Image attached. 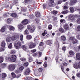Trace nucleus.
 <instances>
[{
  "label": "nucleus",
  "instance_id": "nucleus-59",
  "mask_svg": "<svg viewBox=\"0 0 80 80\" xmlns=\"http://www.w3.org/2000/svg\"><path fill=\"white\" fill-rule=\"evenodd\" d=\"M37 37H38V36H36V38H34V41H35V42H37L38 41V38H37Z\"/></svg>",
  "mask_w": 80,
  "mask_h": 80
},
{
  "label": "nucleus",
  "instance_id": "nucleus-39",
  "mask_svg": "<svg viewBox=\"0 0 80 80\" xmlns=\"http://www.w3.org/2000/svg\"><path fill=\"white\" fill-rule=\"evenodd\" d=\"M20 60L21 61H22V62H26V59L25 58H20Z\"/></svg>",
  "mask_w": 80,
  "mask_h": 80
},
{
  "label": "nucleus",
  "instance_id": "nucleus-31",
  "mask_svg": "<svg viewBox=\"0 0 80 80\" xmlns=\"http://www.w3.org/2000/svg\"><path fill=\"white\" fill-rule=\"evenodd\" d=\"M73 67L75 68H76L77 69H78V66L77 65V64L76 63L74 64L73 65Z\"/></svg>",
  "mask_w": 80,
  "mask_h": 80
},
{
  "label": "nucleus",
  "instance_id": "nucleus-16",
  "mask_svg": "<svg viewBox=\"0 0 80 80\" xmlns=\"http://www.w3.org/2000/svg\"><path fill=\"white\" fill-rule=\"evenodd\" d=\"M18 28L20 30H22L23 28H24V26L21 24L18 25Z\"/></svg>",
  "mask_w": 80,
  "mask_h": 80
},
{
  "label": "nucleus",
  "instance_id": "nucleus-5",
  "mask_svg": "<svg viewBox=\"0 0 80 80\" xmlns=\"http://www.w3.org/2000/svg\"><path fill=\"white\" fill-rule=\"evenodd\" d=\"M17 60V56L15 55H11L10 57V61L12 62H15Z\"/></svg>",
  "mask_w": 80,
  "mask_h": 80
},
{
  "label": "nucleus",
  "instance_id": "nucleus-14",
  "mask_svg": "<svg viewBox=\"0 0 80 80\" xmlns=\"http://www.w3.org/2000/svg\"><path fill=\"white\" fill-rule=\"evenodd\" d=\"M64 28L65 30H69V27H68V24H65L64 26Z\"/></svg>",
  "mask_w": 80,
  "mask_h": 80
},
{
  "label": "nucleus",
  "instance_id": "nucleus-8",
  "mask_svg": "<svg viewBox=\"0 0 80 80\" xmlns=\"http://www.w3.org/2000/svg\"><path fill=\"white\" fill-rule=\"evenodd\" d=\"M30 73V68H28L25 69V71L24 73V74L25 75H28Z\"/></svg>",
  "mask_w": 80,
  "mask_h": 80
},
{
  "label": "nucleus",
  "instance_id": "nucleus-6",
  "mask_svg": "<svg viewBox=\"0 0 80 80\" xmlns=\"http://www.w3.org/2000/svg\"><path fill=\"white\" fill-rule=\"evenodd\" d=\"M19 39V34H17L12 36L11 38L12 40L14 41L15 40H17V39Z\"/></svg>",
  "mask_w": 80,
  "mask_h": 80
},
{
  "label": "nucleus",
  "instance_id": "nucleus-35",
  "mask_svg": "<svg viewBox=\"0 0 80 80\" xmlns=\"http://www.w3.org/2000/svg\"><path fill=\"white\" fill-rule=\"evenodd\" d=\"M11 75L13 78H15V77H16V74H15V73L14 72H12L11 73Z\"/></svg>",
  "mask_w": 80,
  "mask_h": 80
},
{
  "label": "nucleus",
  "instance_id": "nucleus-17",
  "mask_svg": "<svg viewBox=\"0 0 80 80\" xmlns=\"http://www.w3.org/2000/svg\"><path fill=\"white\" fill-rule=\"evenodd\" d=\"M6 30V28L4 26L2 27L0 31L1 32H5V30Z\"/></svg>",
  "mask_w": 80,
  "mask_h": 80
},
{
  "label": "nucleus",
  "instance_id": "nucleus-2",
  "mask_svg": "<svg viewBox=\"0 0 80 80\" xmlns=\"http://www.w3.org/2000/svg\"><path fill=\"white\" fill-rule=\"evenodd\" d=\"M27 28L28 30L31 33H33L35 32V27L33 26H32L28 25Z\"/></svg>",
  "mask_w": 80,
  "mask_h": 80
},
{
  "label": "nucleus",
  "instance_id": "nucleus-62",
  "mask_svg": "<svg viewBox=\"0 0 80 80\" xmlns=\"http://www.w3.org/2000/svg\"><path fill=\"white\" fill-rule=\"evenodd\" d=\"M62 0L58 1V4H61V3H62Z\"/></svg>",
  "mask_w": 80,
  "mask_h": 80
},
{
  "label": "nucleus",
  "instance_id": "nucleus-7",
  "mask_svg": "<svg viewBox=\"0 0 80 80\" xmlns=\"http://www.w3.org/2000/svg\"><path fill=\"white\" fill-rule=\"evenodd\" d=\"M69 40L70 41H72V43L75 44L78 42V40L75 39L74 37H71L70 38Z\"/></svg>",
  "mask_w": 80,
  "mask_h": 80
},
{
  "label": "nucleus",
  "instance_id": "nucleus-19",
  "mask_svg": "<svg viewBox=\"0 0 80 80\" xmlns=\"http://www.w3.org/2000/svg\"><path fill=\"white\" fill-rule=\"evenodd\" d=\"M34 74L35 76H39V72L37 70L34 71Z\"/></svg>",
  "mask_w": 80,
  "mask_h": 80
},
{
  "label": "nucleus",
  "instance_id": "nucleus-36",
  "mask_svg": "<svg viewBox=\"0 0 80 80\" xmlns=\"http://www.w3.org/2000/svg\"><path fill=\"white\" fill-rule=\"evenodd\" d=\"M24 68L23 67V66H20L19 68V70L20 71H22V70H23Z\"/></svg>",
  "mask_w": 80,
  "mask_h": 80
},
{
  "label": "nucleus",
  "instance_id": "nucleus-1",
  "mask_svg": "<svg viewBox=\"0 0 80 80\" xmlns=\"http://www.w3.org/2000/svg\"><path fill=\"white\" fill-rule=\"evenodd\" d=\"M14 45L16 49H18L21 47V42L18 41H16L14 43Z\"/></svg>",
  "mask_w": 80,
  "mask_h": 80
},
{
  "label": "nucleus",
  "instance_id": "nucleus-3",
  "mask_svg": "<svg viewBox=\"0 0 80 80\" xmlns=\"http://www.w3.org/2000/svg\"><path fill=\"white\" fill-rule=\"evenodd\" d=\"M16 65L15 64H10L8 66V68L9 71H13L15 68Z\"/></svg>",
  "mask_w": 80,
  "mask_h": 80
},
{
  "label": "nucleus",
  "instance_id": "nucleus-20",
  "mask_svg": "<svg viewBox=\"0 0 80 80\" xmlns=\"http://www.w3.org/2000/svg\"><path fill=\"white\" fill-rule=\"evenodd\" d=\"M9 28L11 31H13L15 30V28L12 26H10L9 27Z\"/></svg>",
  "mask_w": 80,
  "mask_h": 80
},
{
  "label": "nucleus",
  "instance_id": "nucleus-50",
  "mask_svg": "<svg viewBox=\"0 0 80 80\" xmlns=\"http://www.w3.org/2000/svg\"><path fill=\"white\" fill-rule=\"evenodd\" d=\"M8 13H6L3 15V16L4 17H7L8 16Z\"/></svg>",
  "mask_w": 80,
  "mask_h": 80
},
{
  "label": "nucleus",
  "instance_id": "nucleus-53",
  "mask_svg": "<svg viewBox=\"0 0 80 80\" xmlns=\"http://www.w3.org/2000/svg\"><path fill=\"white\" fill-rule=\"evenodd\" d=\"M58 12L56 11H53V13L54 15H56V14H57Z\"/></svg>",
  "mask_w": 80,
  "mask_h": 80
},
{
  "label": "nucleus",
  "instance_id": "nucleus-58",
  "mask_svg": "<svg viewBox=\"0 0 80 80\" xmlns=\"http://www.w3.org/2000/svg\"><path fill=\"white\" fill-rule=\"evenodd\" d=\"M76 37L78 40H80V35H78L76 36Z\"/></svg>",
  "mask_w": 80,
  "mask_h": 80
},
{
  "label": "nucleus",
  "instance_id": "nucleus-48",
  "mask_svg": "<svg viewBox=\"0 0 80 80\" xmlns=\"http://www.w3.org/2000/svg\"><path fill=\"white\" fill-rule=\"evenodd\" d=\"M28 59L29 62H32V57H29Z\"/></svg>",
  "mask_w": 80,
  "mask_h": 80
},
{
  "label": "nucleus",
  "instance_id": "nucleus-61",
  "mask_svg": "<svg viewBox=\"0 0 80 80\" xmlns=\"http://www.w3.org/2000/svg\"><path fill=\"white\" fill-rule=\"evenodd\" d=\"M62 50H63L64 51L66 50H67V48H66V47L65 46H63L62 48Z\"/></svg>",
  "mask_w": 80,
  "mask_h": 80
},
{
  "label": "nucleus",
  "instance_id": "nucleus-56",
  "mask_svg": "<svg viewBox=\"0 0 80 80\" xmlns=\"http://www.w3.org/2000/svg\"><path fill=\"white\" fill-rule=\"evenodd\" d=\"M63 8L64 10H67V9L68 8V6H64Z\"/></svg>",
  "mask_w": 80,
  "mask_h": 80
},
{
  "label": "nucleus",
  "instance_id": "nucleus-38",
  "mask_svg": "<svg viewBox=\"0 0 80 80\" xmlns=\"http://www.w3.org/2000/svg\"><path fill=\"white\" fill-rule=\"evenodd\" d=\"M28 63L27 62H25L23 64V66L25 67H28Z\"/></svg>",
  "mask_w": 80,
  "mask_h": 80
},
{
  "label": "nucleus",
  "instance_id": "nucleus-45",
  "mask_svg": "<svg viewBox=\"0 0 80 80\" xmlns=\"http://www.w3.org/2000/svg\"><path fill=\"white\" fill-rule=\"evenodd\" d=\"M21 11H23V12H25L26 11V8L23 7L21 9Z\"/></svg>",
  "mask_w": 80,
  "mask_h": 80
},
{
  "label": "nucleus",
  "instance_id": "nucleus-44",
  "mask_svg": "<svg viewBox=\"0 0 80 80\" xmlns=\"http://www.w3.org/2000/svg\"><path fill=\"white\" fill-rule=\"evenodd\" d=\"M23 35H21L20 37V38L21 41H23Z\"/></svg>",
  "mask_w": 80,
  "mask_h": 80
},
{
  "label": "nucleus",
  "instance_id": "nucleus-4",
  "mask_svg": "<svg viewBox=\"0 0 80 80\" xmlns=\"http://www.w3.org/2000/svg\"><path fill=\"white\" fill-rule=\"evenodd\" d=\"M28 44L29 48H33L35 47V44L32 42H29Z\"/></svg>",
  "mask_w": 80,
  "mask_h": 80
},
{
  "label": "nucleus",
  "instance_id": "nucleus-30",
  "mask_svg": "<svg viewBox=\"0 0 80 80\" xmlns=\"http://www.w3.org/2000/svg\"><path fill=\"white\" fill-rule=\"evenodd\" d=\"M70 10L71 13H73L75 10L74 9V8H73V7H71L70 8Z\"/></svg>",
  "mask_w": 80,
  "mask_h": 80
},
{
  "label": "nucleus",
  "instance_id": "nucleus-40",
  "mask_svg": "<svg viewBox=\"0 0 80 80\" xmlns=\"http://www.w3.org/2000/svg\"><path fill=\"white\" fill-rule=\"evenodd\" d=\"M46 34H47V31L45 30L44 32L42 34V35H43V37H44V36H45V35Z\"/></svg>",
  "mask_w": 80,
  "mask_h": 80
},
{
  "label": "nucleus",
  "instance_id": "nucleus-24",
  "mask_svg": "<svg viewBox=\"0 0 80 80\" xmlns=\"http://www.w3.org/2000/svg\"><path fill=\"white\" fill-rule=\"evenodd\" d=\"M69 11L68 10H66L62 12V14H67V13H68Z\"/></svg>",
  "mask_w": 80,
  "mask_h": 80
},
{
  "label": "nucleus",
  "instance_id": "nucleus-47",
  "mask_svg": "<svg viewBox=\"0 0 80 80\" xmlns=\"http://www.w3.org/2000/svg\"><path fill=\"white\" fill-rule=\"evenodd\" d=\"M8 48H12V43H10L9 45L8 46Z\"/></svg>",
  "mask_w": 80,
  "mask_h": 80
},
{
  "label": "nucleus",
  "instance_id": "nucleus-43",
  "mask_svg": "<svg viewBox=\"0 0 80 80\" xmlns=\"http://www.w3.org/2000/svg\"><path fill=\"white\" fill-rule=\"evenodd\" d=\"M16 53V51L15 50H12L11 54H15Z\"/></svg>",
  "mask_w": 80,
  "mask_h": 80
},
{
  "label": "nucleus",
  "instance_id": "nucleus-18",
  "mask_svg": "<svg viewBox=\"0 0 80 80\" xmlns=\"http://www.w3.org/2000/svg\"><path fill=\"white\" fill-rule=\"evenodd\" d=\"M69 18L71 20H73L74 18V16L72 14H70L69 15Z\"/></svg>",
  "mask_w": 80,
  "mask_h": 80
},
{
  "label": "nucleus",
  "instance_id": "nucleus-37",
  "mask_svg": "<svg viewBox=\"0 0 80 80\" xmlns=\"http://www.w3.org/2000/svg\"><path fill=\"white\" fill-rule=\"evenodd\" d=\"M3 62V57H0V63H2Z\"/></svg>",
  "mask_w": 80,
  "mask_h": 80
},
{
  "label": "nucleus",
  "instance_id": "nucleus-42",
  "mask_svg": "<svg viewBox=\"0 0 80 80\" xmlns=\"http://www.w3.org/2000/svg\"><path fill=\"white\" fill-rule=\"evenodd\" d=\"M76 22L78 24H80V18H78L77 19Z\"/></svg>",
  "mask_w": 80,
  "mask_h": 80
},
{
  "label": "nucleus",
  "instance_id": "nucleus-32",
  "mask_svg": "<svg viewBox=\"0 0 80 80\" xmlns=\"http://www.w3.org/2000/svg\"><path fill=\"white\" fill-rule=\"evenodd\" d=\"M5 45H6L5 42L4 41H3L2 42L1 45L2 47H5Z\"/></svg>",
  "mask_w": 80,
  "mask_h": 80
},
{
  "label": "nucleus",
  "instance_id": "nucleus-34",
  "mask_svg": "<svg viewBox=\"0 0 80 80\" xmlns=\"http://www.w3.org/2000/svg\"><path fill=\"white\" fill-rule=\"evenodd\" d=\"M27 38L28 40H30L32 39V36L30 35H27Z\"/></svg>",
  "mask_w": 80,
  "mask_h": 80
},
{
  "label": "nucleus",
  "instance_id": "nucleus-29",
  "mask_svg": "<svg viewBox=\"0 0 80 80\" xmlns=\"http://www.w3.org/2000/svg\"><path fill=\"white\" fill-rule=\"evenodd\" d=\"M59 31L61 33H64L65 32V30L63 28H61L59 29Z\"/></svg>",
  "mask_w": 80,
  "mask_h": 80
},
{
  "label": "nucleus",
  "instance_id": "nucleus-52",
  "mask_svg": "<svg viewBox=\"0 0 80 80\" xmlns=\"http://www.w3.org/2000/svg\"><path fill=\"white\" fill-rule=\"evenodd\" d=\"M38 53L39 56V57H41L42 55V52H39Z\"/></svg>",
  "mask_w": 80,
  "mask_h": 80
},
{
  "label": "nucleus",
  "instance_id": "nucleus-22",
  "mask_svg": "<svg viewBox=\"0 0 80 80\" xmlns=\"http://www.w3.org/2000/svg\"><path fill=\"white\" fill-rule=\"evenodd\" d=\"M61 40H63V41H65V40H66V37H65L64 35L62 36L61 37Z\"/></svg>",
  "mask_w": 80,
  "mask_h": 80
},
{
  "label": "nucleus",
  "instance_id": "nucleus-28",
  "mask_svg": "<svg viewBox=\"0 0 80 80\" xmlns=\"http://www.w3.org/2000/svg\"><path fill=\"white\" fill-rule=\"evenodd\" d=\"M2 78H5L7 76V74L5 73H2Z\"/></svg>",
  "mask_w": 80,
  "mask_h": 80
},
{
  "label": "nucleus",
  "instance_id": "nucleus-51",
  "mask_svg": "<svg viewBox=\"0 0 80 80\" xmlns=\"http://www.w3.org/2000/svg\"><path fill=\"white\" fill-rule=\"evenodd\" d=\"M36 63H37V64H40V65H41V64H42V62H38V60L37 59L36 61Z\"/></svg>",
  "mask_w": 80,
  "mask_h": 80
},
{
  "label": "nucleus",
  "instance_id": "nucleus-12",
  "mask_svg": "<svg viewBox=\"0 0 80 80\" xmlns=\"http://www.w3.org/2000/svg\"><path fill=\"white\" fill-rule=\"evenodd\" d=\"M49 7L53 6V3H54V1L53 0H49Z\"/></svg>",
  "mask_w": 80,
  "mask_h": 80
},
{
  "label": "nucleus",
  "instance_id": "nucleus-41",
  "mask_svg": "<svg viewBox=\"0 0 80 80\" xmlns=\"http://www.w3.org/2000/svg\"><path fill=\"white\" fill-rule=\"evenodd\" d=\"M8 23H10V22H12V19L9 18L7 19Z\"/></svg>",
  "mask_w": 80,
  "mask_h": 80
},
{
  "label": "nucleus",
  "instance_id": "nucleus-63",
  "mask_svg": "<svg viewBox=\"0 0 80 80\" xmlns=\"http://www.w3.org/2000/svg\"><path fill=\"white\" fill-rule=\"evenodd\" d=\"M78 31H80V25L77 26Z\"/></svg>",
  "mask_w": 80,
  "mask_h": 80
},
{
  "label": "nucleus",
  "instance_id": "nucleus-10",
  "mask_svg": "<svg viewBox=\"0 0 80 80\" xmlns=\"http://www.w3.org/2000/svg\"><path fill=\"white\" fill-rule=\"evenodd\" d=\"M76 2H77V0H71L70 1V5H74Z\"/></svg>",
  "mask_w": 80,
  "mask_h": 80
},
{
  "label": "nucleus",
  "instance_id": "nucleus-60",
  "mask_svg": "<svg viewBox=\"0 0 80 80\" xmlns=\"http://www.w3.org/2000/svg\"><path fill=\"white\" fill-rule=\"evenodd\" d=\"M6 59L7 60H9V61H10V58L9 57H6Z\"/></svg>",
  "mask_w": 80,
  "mask_h": 80
},
{
  "label": "nucleus",
  "instance_id": "nucleus-64",
  "mask_svg": "<svg viewBox=\"0 0 80 80\" xmlns=\"http://www.w3.org/2000/svg\"><path fill=\"white\" fill-rule=\"evenodd\" d=\"M76 76L78 77H80V72L77 73L76 74Z\"/></svg>",
  "mask_w": 80,
  "mask_h": 80
},
{
  "label": "nucleus",
  "instance_id": "nucleus-21",
  "mask_svg": "<svg viewBox=\"0 0 80 80\" xmlns=\"http://www.w3.org/2000/svg\"><path fill=\"white\" fill-rule=\"evenodd\" d=\"M11 16L14 18H17L18 17V15L16 13H12L11 14Z\"/></svg>",
  "mask_w": 80,
  "mask_h": 80
},
{
  "label": "nucleus",
  "instance_id": "nucleus-11",
  "mask_svg": "<svg viewBox=\"0 0 80 80\" xmlns=\"http://www.w3.org/2000/svg\"><path fill=\"white\" fill-rule=\"evenodd\" d=\"M21 48L24 51H25V52H26L27 50V49L28 48L27 46L25 45H22Z\"/></svg>",
  "mask_w": 80,
  "mask_h": 80
},
{
  "label": "nucleus",
  "instance_id": "nucleus-23",
  "mask_svg": "<svg viewBox=\"0 0 80 80\" xmlns=\"http://www.w3.org/2000/svg\"><path fill=\"white\" fill-rule=\"evenodd\" d=\"M35 15L37 17H39L40 16V14L39 12H36L35 13Z\"/></svg>",
  "mask_w": 80,
  "mask_h": 80
},
{
  "label": "nucleus",
  "instance_id": "nucleus-9",
  "mask_svg": "<svg viewBox=\"0 0 80 80\" xmlns=\"http://www.w3.org/2000/svg\"><path fill=\"white\" fill-rule=\"evenodd\" d=\"M21 23L24 25H27L28 23V20L27 19H24L21 22Z\"/></svg>",
  "mask_w": 80,
  "mask_h": 80
},
{
  "label": "nucleus",
  "instance_id": "nucleus-55",
  "mask_svg": "<svg viewBox=\"0 0 80 80\" xmlns=\"http://www.w3.org/2000/svg\"><path fill=\"white\" fill-rule=\"evenodd\" d=\"M60 22H61V23H65V20L64 19H61L60 20Z\"/></svg>",
  "mask_w": 80,
  "mask_h": 80
},
{
  "label": "nucleus",
  "instance_id": "nucleus-13",
  "mask_svg": "<svg viewBox=\"0 0 80 80\" xmlns=\"http://www.w3.org/2000/svg\"><path fill=\"white\" fill-rule=\"evenodd\" d=\"M70 55H69L68 57H72V55L75 54V52L72 51H70L69 52Z\"/></svg>",
  "mask_w": 80,
  "mask_h": 80
},
{
  "label": "nucleus",
  "instance_id": "nucleus-54",
  "mask_svg": "<svg viewBox=\"0 0 80 80\" xmlns=\"http://www.w3.org/2000/svg\"><path fill=\"white\" fill-rule=\"evenodd\" d=\"M4 50H5V49H4V48H3V47H1L0 48V52H2L3 51H4Z\"/></svg>",
  "mask_w": 80,
  "mask_h": 80
},
{
  "label": "nucleus",
  "instance_id": "nucleus-25",
  "mask_svg": "<svg viewBox=\"0 0 80 80\" xmlns=\"http://www.w3.org/2000/svg\"><path fill=\"white\" fill-rule=\"evenodd\" d=\"M46 43L47 44V45H50L52 44V41L50 40H48L47 41Z\"/></svg>",
  "mask_w": 80,
  "mask_h": 80
},
{
  "label": "nucleus",
  "instance_id": "nucleus-57",
  "mask_svg": "<svg viewBox=\"0 0 80 80\" xmlns=\"http://www.w3.org/2000/svg\"><path fill=\"white\" fill-rule=\"evenodd\" d=\"M38 70L39 72H42V71H43V68H39Z\"/></svg>",
  "mask_w": 80,
  "mask_h": 80
},
{
  "label": "nucleus",
  "instance_id": "nucleus-33",
  "mask_svg": "<svg viewBox=\"0 0 80 80\" xmlns=\"http://www.w3.org/2000/svg\"><path fill=\"white\" fill-rule=\"evenodd\" d=\"M24 35H28V34H29V32H28V31L27 29L25 30L24 32Z\"/></svg>",
  "mask_w": 80,
  "mask_h": 80
},
{
  "label": "nucleus",
  "instance_id": "nucleus-49",
  "mask_svg": "<svg viewBox=\"0 0 80 80\" xmlns=\"http://www.w3.org/2000/svg\"><path fill=\"white\" fill-rule=\"evenodd\" d=\"M48 28L49 30H51L52 28V26L50 24L49 25Z\"/></svg>",
  "mask_w": 80,
  "mask_h": 80
},
{
  "label": "nucleus",
  "instance_id": "nucleus-46",
  "mask_svg": "<svg viewBox=\"0 0 80 80\" xmlns=\"http://www.w3.org/2000/svg\"><path fill=\"white\" fill-rule=\"evenodd\" d=\"M27 79L28 80H32L33 78L30 77H27Z\"/></svg>",
  "mask_w": 80,
  "mask_h": 80
},
{
  "label": "nucleus",
  "instance_id": "nucleus-27",
  "mask_svg": "<svg viewBox=\"0 0 80 80\" xmlns=\"http://www.w3.org/2000/svg\"><path fill=\"white\" fill-rule=\"evenodd\" d=\"M11 40V37L10 36H8L6 38V41L9 42Z\"/></svg>",
  "mask_w": 80,
  "mask_h": 80
},
{
  "label": "nucleus",
  "instance_id": "nucleus-15",
  "mask_svg": "<svg viewBox=\"0 0 80 80\" xmlns=\"http://www.w3.org/2000/svg\"><path fill=\"white\" fill-rule=\"evenodd\" d=\"M76 58L77 60H80V53H77L76 54Z\"/></svg>",
  "mask_w": 80,
  "mask_h": 80
},
{
  "label": "nucleus",
  "instance_id": "nucleus-26",
  "mask_svg": "<svg viewBox=\"0 0 80 80\" xmlns=\"http://www.w3.org/2000/svg\"><path fill=\"white\" fill-rule=\"evenodd\" d=\"M1 67L2 68H5L6 67H7V64L5 63H3L2 64H1Z\"/></svg>",
  "mask_w": 80,
  "mask_h": 80
}]
</instances>
